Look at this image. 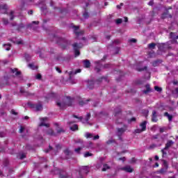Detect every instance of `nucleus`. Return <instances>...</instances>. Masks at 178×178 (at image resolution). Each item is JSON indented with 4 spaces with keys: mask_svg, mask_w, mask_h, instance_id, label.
I'll return each instance as SVG.
<instances>
[{
    "mask_svg": "<svg viewBox=\"0 0 178 178\" xmlns=\"http://www.w3.org/2000/svg\"><path fill=\"white\" fill-rule=\"evenodd\" d=\"M56 105L60 108V109H65V108L66 107L65 103H60L59 102H56Z\"/></svg>",
    "mask_w": 178,
    "mask_h": 178,
    "instance_id": "obj_19",
    "label": "nucleus"
},
{
    "mask_svg": "<svg viewBox=\"0 0 178 178\" xmlns=\"http://www.w3.org/2000/svg\"><path fill=\"white\" fill-rule=\"evenodd\" d=\"M90 118H91V113H88L86 117V122H88V120H90Z\"/></svg>",
    "mask_w": 178,
    "mask_h": 178,
    "instance_id": "obj_43",
    "label": "nucleus"
},
{
    "mask_svg": "<svg viewBox=\"0 0 178 178\" xmlns=\"http://www.w3.org/2000/svg\"><path fill=\"white\" fill-rule=\"evenodd\" d=\"M152 122H158V119H156V111H152Z\"/></svg>",
    "mask_w": 178,
    "mask_h": 178,
    "instance_id": "obj_17",
    "label": "nucleus"
},
{
    "mask_svg": "<svg viewBox=\"0 0 178 178\" xmlns=\"http://www.w3.org/2000/svg\"><path fill=\"white\" fill-rule=\"evenodd\" d=\"M170 38L172 40V44H177V40H178V35H176L175 33L171 32L170 33Z\"/></svg>",
    "mask_w": 178,
    "mask_h": 178,
    "instance_id": "obj_6",
    "label": "nucleus"
},
{
    "mask_svg": "<svg viewBox=\"0 0 178 178\" xmlns=\"http://www.w3.org/2000/svg\"><path fill=\"white\" fill-rule=\"evenodd\" d=\"M81 70L78 69L75 70V72H74V74H77V73H81Z\"/></svg>",
    "mask_w": 178,
    "mask_h": 178,
    "instance_id": "obj_59",
    "label": "nucleus"
},
{
    "mask_svg": "<svg viewBox=\"0 0 178 178\" xmlns=\"http://www.w3.org/2000/svg\"><path fill=\"white\" fill-rule=\"evenodd\" d=\"M140 127H141L142 131H145V130H147V121H143L140 123Z\"/></svg>",
    "mask_w": 178,
    "mask_h": 178,
    "instance_id": "obj_18",
    "label": "nucleus"
},
{
    "mask_svg": "<svg viewBox=\"0 0 178 178\" xmlns=\"http://www.w3.org/2000/svg\"><path fill=\"white\" fill-rule=\"evenodd\" d=\"M33 24H37V25H38V24H40V22H38V21H33V22H32V24H29L28 25V29H32V28H33Z\"/></svg>",
    "mask_w": 178,
    "mask_h": 178,
    "instance_id": "obj_29",
    "label": "nucleus"
},
{
    "mask_svg": "<svg viewBox=\"0 0 178 178\" xmlns=\"http://www.w3.org/2000/svg\"><path fill=\"white\" fill-rule=\"evenodd\" d=\"M82 170H84V173H86V175H88V172H90V170H88V167H83L82 168Z\"/></svg>",
    "mask_w": 178,
    "mask_h": 178,
    "instance_id": "obj_38",
    "label": "nucleus"
},
{
    "mask_svg": "<svg viewBox=\"0 0 178 178\" xmlns=\"http://www.w3.org/2000/svg\"><path fill=\"white\" fill-rule=\"evenodd\" d=\"M11 73H15V76H20L22 74V72L17 71V68L11 69Z\"/></svg>",
    "mask_w": 178,
    "mask_h": 178,
    "instance_id": "obj_20",
    "label": "nucleus"
},
{
    "mask_svg": "<svg viewBox=\"0 0 178 178\" xmlns=\"http://www.w3.org/2000/svg\"><path fill=\"white\" fill-rule=\"evenodd\" d=\"M24 131V127H21L19 131V133H23Z\"/></svg>",
    "mask_w": 178,
    "mask_h": 178,
    "instance_id": "obj_58",
    "label": "nucleus"
},
{
    "mask_svg": "<svg viewBox=\"0 0 178 178\" xmlns=\"http://www.w3.org/2000/svg\"><path fill=\"white\" fill-rule=\"evenodd\" d=\"M158 138H159V134H157L156 135H154L152 137V140H158Z\"/></svg>",
    "mask_w": 178,
    "mask_h": 178,
    "instance_id": "obj_45",
    "label": "nucleus"
},
{
    "mask_svg": "<svg viewBox=\"0 0 178 178\" xmlns=\"http://www.w3.org/2000/svg\"><path fill=\"white\" fill-rule=\"evenodd\" d=\"M143 131H143V129H136L135 130V133H136V134L143 133Z\"/></svg>",
    "mask_w": 178,
    "mask_h": 178,
    "instance_id": "obj_52",
    "label": "nucleus"
},
{
    "mask_svg": "<svg viewBox=\"0 0 178 178\" xmlns=\"http://www.w3.org/2000/svg\"><path fill=\"white\" fill-rule=\"evenodd\" d=\"M154 148H156V144H152L149 145L148 147V149H154Z\"/></svg>",
    "mask_w": 178,
    "mask_h": 178,
    "instance_id": "obj_47",
    "label": "nucleus"
},
{
    "mask_svg": "<svg viewBox=\"0 0 178 178\" xmlns=\"http://www.w3.org/2000/svg\"><path fill=\"white\" fill-rule=\"evenodd\" d=\"M25 95H26V97H33V96L35 95V94L34 93H31L30 92H26Z\"/></svg>",
    "mask_w": 178,
    "mask_h": 178,
    "instance_id": "obj_41",
    "label": "nucleus"
},
{
    "mask_svg": "<svg viewBox=\"0 0 178 178\" xmlns=\"http://www.w3.org/2000/svg\"><path fill=\"white\" fill-rule=\"evenodd\" d=\"M154 90L158 92H162V88H160L159 86H154Z\"/></svg>",
    "mask_w": 178,
    "mask_h": 178,
    "instance_id": "obj_39",
    "label": "nucleus"
},
{
    "mask_svg": "<svg viewBox=\"0 0 178 178\" xmlns=\"http://www.w3.org/2000/svg\"><path fill=\"white\" fill-rule=\"evenodd\" d=\"M145 87L146 90L143 91L144 94H148V92H151V91H152V89H151V86L149 84H146Z\"/></svg>",
    "mask_w": 178,
    "mask_h": 178,
    "instance_id": "obj_15",
    "label": "nucleus"
},
{
    "mask_svg": "<svg viewBox=\"0 0 178 178\" xmlns=\"http://www.w3.org/2000/svg\"><path fill=\"white\" fill-rule=\"evenodd\" d=\"M130 42H137V40L135 38H132L130 40Z\"/></svg>",
    "mask_w": 178,
    "mask_h": 178,
    "instance_id": "obj_64",
    "label": "nucleus"
},
{
    "mask_svg": "<svg viewBox=\"0 0 178 178\" xmlns=\"http://www.w3.org/2000/svg\"><path fill=\"white\" fill-rule=\"evenodd\" d=\"M148 5H149V6H152L154 5V1H153V0L150 1L148 3Z\"/></svg>",
    "mask_w": 178,
    "mask_h": 178,
    "instance_id": "obj_62",
    "label": "nucleus"
},
{
    "mask_svg": "<svg viewBox=\"0 0 178 178\" xmlns=\"http://www.w3.org/2000/svg\"><path fill=\"white\" fill-rule=\"evenodd\" d=\"M88 156H92V154L90 153V152H86L84 154V158H88Z\"/></svg>",
    "mask_w": 178,
    "mask_h": 178,
    "instance_id": "obj_37",
    "label": "nucleus"
},
{
    "mask_svg": "<svg viewBox=\"0 0 178 178\" xmlns=\"http://www.w3.org/2000/svg\"><path fill=\"white\" fill-rule=\"evenodd\" d=\"M48 98H56V94L51 92L50 94H49Z\"/></svg>",
    "mask_w": 178,
    "mask_h": 178,
    "instance_id": "obj_33",
    "label": "nucleus"
},
{
    "mask_svg": "<svg viewBox=\"0 0 178 178\" xmlns=\"http://www.w3.org/2000/svg\"><path fill=\"white\" fill-rule=\"evenodd\" d=\"M162 60L161 59H157L154 61H153L152 63V66H154V67H156V66H159V65H161V63H162Z\"/></svg>",
    "mask_w": 178,
    "mask_h": 178,
    "instance_id": "obj_14",
    "label": "nucleus"
},
{
    "mask_svg": "<svg viewBox=\"0 0 178 178\" xmlns=\"http://www.w3.org/2000/svg\"><path fill=\"white\" fill-rule=\"evenodd\" d=\"M28 105L31 108L35 109V111L37 112H38V111H42V104H33L29 103Z\"/></svg>",
    "mask_w": 178,
    "mask_h": 178,
    "instance_id": "obj_5",
    "label": "nucleus"
},
{
    "mask_svg": "<svg viewBox=\"0 0 178 178\" xmlns=\"http://www.w3.org/2000/svg\"><path fill=\"white\" fill-rule=\"evenodd\" d=\"M122 22H123V20H122V19H120V18L117 19L115 20L116 24H122Z\"/></svg>",
    "mask_w": 178,
    "mask_h": 178,
    "instance_id": "obj_44",
    "label": "nucleus"
},
{
    "mask_svg": "<svg viewBox=\"0 0 178 178\" xmlns=\"http://www.w3.org/2000/svg\"><path fill=\"white\" fill-rule=\"evenodd\" d=\"M52 38L54 41H56L57 44L60 45L63 49H67V47L71 44L70 40H67L66 38L58 37L56 35H53Z\"/></svg>",
    "mask_w": 178,
    "mask_h": 178,
    "instance_id": "obj_1",
    "label": "nucleus"
},
{
    "mask_svg": "<svg viewBox=\"0 0 178 178\" xmlns=\"http://www.w3.org/2000/svg\"><path fill=\"white\" fill-rule=\"evenodd\" d=\"M8 165H9V161L8 160H5L3 161V165L4 166H8Z\"/></svg>",
    "mask_w": 178,
    "mask_h": 178,
    "instance_id": "obj_57",
    "label": "nucleus"
},
{
    "mask_svg": "<svg viewBox=\"0 0 178 178\" xmlns=\"http://www.w3.org/2000/svg\"><path fill=\"white\" fill-rule=\"evenodd\" d=\"M56 131H57V134H60V133H65L64 129H63L62 128L57 129Z\"/></svg>",
    "mask_w": 178,
    "mask_h": 178,
    "instance_id": "obj_46",
    "label": "nucleus"
},
{
    "mask_svg": "<svg viewBox=\"0 0 178 178\" xmlns=\"http://www.w3.org/2000/svg\"><path fill=\"white\" fill-rule=\"evenodd\" d=\"M144 70H147V66H145L143 68H140L138 70V72H144Z\"/></svg>",
    "mask_w": 178,
    "mask_h": 178,
    "instance_id": "obj_54",
    "label": "nucleus"
},
{
    "mask_svg": "<svg viewBox=\"0 0 178 178\" xmlns=\"http://www.w3.org/2000/svg\"><path fill=\"white\" fill-rule=\"evenodd\" d=\"M95 70L97 72V73H99L101 72V68L99 67H95Z\"/></svg>",
    "mask_w": 178,
    "mask_h": 178,
    "instance_id": "obj_55",
    "label": "nucleus"
},
{
    "mask_svg": "<svg viewBox=\"0 0 178 178\" xmlns=\"http://www.w3.org/2000/svg\"><path fill=\"white\" fill-rule=\"evenodd\" d=\"M54 9L55 10H58L59 13H66L67 12V10L66 8H60L59 7H54Z\"/></svg>",
    "mask_w": 178,
    "mask_h": 178,
    "instance_id": "obj_16",
    "label": "nucleus"
},
{
    "mask_svg": "<svg viewBox=\"0 0 178 178\" xmlns=\"http://www.w3.org/2000/svg\"><path fill=\"white\" fill-rule=\"evenodd\" d=\"M22 29H24V24H20L18 26L17 30L18 31H21Z\"/></svg>",
    "mask_w": 178,
    "mask_h": 178,
    "instance_id": "obj_36",
    "label": "nucleus"
},
{
    "mask_svg": "<svg viewBox=\"0 0 178 178\" xmlns=\"http://www.w3.org/2000/svg\"><path fill=\"white\" fill-rule=\"evenodd\" d=\"M114 112H115L114 116H119V115L122 113V109L120 108H117L115 109Z\"/></svg>",
    "mask_w": 178,
    "mask_h": 178,
    "instance_id": "obj_21",
    "label": "nucleus"
},
{
    "mask_svg": "<svg viewBox=\"0 0 178 178\" xmlns=\"http://www.w3.org/2000/svg\"><path fill=\"white\" fill-rule=\"evenodd\" d=\"M83 17H84V19H87L88 17H90V15H88V12L85 11V13L83 15Z\"/></svg>",
    "mask_w": 178,
    "mask_h": 178,
    "instance_id": "obj_42",
    "label": "nucleus"
},
{
    "mask_svg": "<svg viewBox=\"0 0 178 178\" xmlns=\"http://www.w3.org/2000/svg\"><path fill=\"white\" fill-rule=\"evenodd\" d=\"M121 170H124V172H127V173H133L134 169L130 167V165L123 167L121 168Z\"/></svg>",
    "mask_w": 178,
    "mask_h": 178,
    "instance_id": "obj_9",
    "label": "nucleus"
},
{
    "mask_svg": "<svg viewBox=\"0 0 178 178\" xmlns=\"http://www.w3.org/2000/svg\"><path fill=\"white\" fill-rule=\"evenodd\" d=\"M163 168H161L158 173L159 175H165L168 172V169H169V164L168 163V161L166 160H163Z\"/></svg>",
    "mask_w": 178,
    "mask_h": 178,
    "instance_id": "obj_3",
    "label": "nucleus"
},
{
    "mask_svg": "<svg viewBox=\"0 0 178 178\" xmlns=\"http://www.w3.org/2000/svg\"><path fill=\"white\" fill-rule=\"evenodd\" d=\"M46 134H47V136H54V137H56V134L54 131V129L51 128L46 131Z\"/></svg>",
    "mask_w": 178,
    "mask_h": 178,
    "instance_id": "obj_11",
    "label": "nucleus"
},
{
    "mask_svg": "<svg viewBox=\"0 0 178 178\" xmlns=\"http://www.w3.org/2000/svg\"><path fill=\"white\" fill-rule=\"evenodd\" d=\"M29 67H30L31 69H32V70H35V69H38V67H37L36 66H35L34 64H33V63L29 64Z\"/></svg>",
    "mask_w": 178,
    "mask_h": 178,
    "instance_id": "obj_31",
    "label": "nucleus"
},
{
    "mask_svg": "<svg viewBox=\"0 0 178 178\" xmlns=\"http://www.w3.org/2000/svg\"><path fill=\"white\" fill-rule=\"evenodd\" d=\"M42 78V76L41 75V74H38L35 76L36 80H41Z\"/></svg>",
    "mask_w": 178,
    "mask_h": 178,
    "instance_id": "obj_50",
    "label": "nucleus"
},
{
    "mask_svg": "<svg viewBox=\"0 0 178 178\" xmlns=\"http://www.w3.org/2000/svg\"><path fill=\"white\" fill-rule=\"evenodd\" d=\"M63 152L65 155H66V156H69V155L72 154V152L70 151V149H69V148H66L65 149H64Z\"/></svg>",
    "mask_w": 178,
    "mask_h": 178,
    "instance_id": "obj_27",
    "label": "nucleus"
},
{
    "mask_svg": "<svg viewBox=\"0 0 178 178\" xmlns=\"http://www.w3.org/2000/svg\"><path fill=\"white\" fill-rule=\"evenodd\" d=\"M99 135H96L93 137V140H99Z\"/></svg>",
    "mask_w": 178,
    "mask_h": 178,
    "instance_id": "obj_63",
    "label": "nucleus"
},
{
    "mask_svg": "<svg viewBox=\"0 0 178 178\" xmlns=\"http://www.w3.org/2000/svg\"><path fill=\"white\" fill-rule=\"evenodd\" d=\"M56 72H58V73H62V70H60V68L56 67Z\"/></svg>",
    "mask_w": 178,
    "mask_h": 178,
    "instance_id": "obj_61",
    "label": "nucleus"
},
{
    "mask_svg": "<svg viewBox=\"0 0 178 178\" xmlns=\"http://www.w3.org/2000/svg\"><path fill=\"white\" fill-rule=\"evenodd\" d=\"M119 51H120V48L116 47L115 48V55H118V54H119Z\"/></svg>",
    "mask_w": 178,
    "mask_h": 178,
    "instance_id": "obj_60",
    "label": "nucleus"
},
{
    "mask_svg": "<svg viewBox=\"0 0 178 178\" xmlns=\"http://www.w3.org/2000/svg\"><path fill=\"white\" fill-rule=\"evenodd\" d=\"M83 46V43L74 42V44H72V47L75 56H80V49H81Z\"/></svg>",
    "mask_w": 178,
    "mask_h": 178,
    "instance_id": "obj_2",
    "label": "nucleus"
},
{
    "mask_svg": "<svg viewBox=\"0 0 178 178\" xmlns=\"http://www.w3.org/2000/svg\"><path fill=\"white\" fill-rule=\"evenodd\" d=\"M72 29H74V33L76 37H80V35H83L84 34V31H77L80 29L79 26H73Z\"/></svg>",
    "mask_w": 178,
    "mask_h": 178,
    "instance_id": "obj_4",
    "label": "nucleus"
},
{
    "mask_svg": "<svg viewBox=\"0 0 178 178\" xmlns=\"http://www.w3.org/2000/svg\"><path fill=\"white\" fill-rule=\"evenodd\" d=\"M83 63V66L84 67H86V69H90V67H91V63L90 62L89 60H84Z\"/></svg>",
    "mask_w": 178,
    "mask_h": 178,
    "instance_id": "obj_12",
    "label": "nucleus"
},
{
    "mask_svg": "<svg viewBox=\"0 0 178 178\" xmlns=\"http://www.w3.org/2000/svg\"><path fill=\"white\" fill-rule=\"evenodd\" d=\"M155 47H156V43L152 42L148 44L149 49H155Z\"/></svg>",
    "mask_w": 178,
    "mask_h": 178,
    "instance_id": "obj_26",
    "label": "nucleus"
},
{
    "mask_svg": "<svg viewBox=\"0 0 178 178\" xmlns=\"http://www.w3.org/2000/svg\"><path fill=\"white\" fill-rule=\"evenodd\" d=\"M90 101H91V99H88L85 101L81 99L79 102V104L80 105V106H84V105H87V104H88V102H90Z\"/></svg>",
    "mask_w": 178,
    "mask_h": 178,
    "instance_id": "obj_13",
    "label": "nucleus"
},
{
    "mask_svg": "<svg viewBox=\"0 0 178 178\" xmlns=\"http://www.w3.org/2000/svg\"><path fill=\"white\" fill-rule=\"evenodd\" d=\"M113 143H116V140H115V139H110V140L106 141V144L108 145H109L111 144H113Z\"/></svg>",
    "mask_w": 178,
    "mask_h": 178,
    "instance_id": "obj_32",
    "label": "nucleus"
},
{
    "mask_svg": "<svg viewBox=\"0 0 178 178\" xmlns=\"http://www.w3.org/2000/svg\"><path fill=\"white\" fill-rule=\"evenodd\" d=\"M88 88L90 90H92V88H94V81H90L88 82Z\"/></svg>",
    "mask_w": 178,
    "mask_h": 178,
    "instance_id": "obj_28",
    "label": "nucleus"
},
{
    "mask_svg": "<svg viewBox=\"0 0 178 178\" xmlns=\"http://www.w3.org/2000/svg\"><path fill=\"white\" fill-rule=\"evenodd\" d=\"M81 149H83V148H81V147H78V148H76V149H74V151H75V152H76V154H80V151H81Z\"/></svg>",
    "mask_w": 178,
    "mask_h": 178,
    "instance_id": "obj_48",
    "label": "nucleus"
},
{
    "mask_svg": "<svg viewBox=\"0 0 178 178\" xmlns=\"http://www.w3.org/2000/svg\"><path fill=\"white\" fill-rule=\"evenodd\" d=\"M47 120H48V118H47V117L42 118L41 119V122L39 124V126L40 127H42V126H44L45 127H49V124L45 123V122H47Z\"/></svg>",
    "mask_w": 178,
    "mask_h": 178,
    "instance_id": "obj_7",
    "label": "nucleus"
},
{
    "mask_svg": "<svg viewBox=\"0 0 178 178\" xmlns=\"http://www.w3.org/2000/svg\"><path fill=\"white\" fill-rule=\"evenodd\" d=\"M70 129L72 131H76V130H79V125L74 124L72 127H70Z\"/></svg>",
    "mask_w": 178,
    "mask_h": 178,
    "instance_id": "obj_24",
    "label": "nucleus"
},
{
    "mask_svg": "<svg viewBox=\"0 0 178 178\" xmlns=\"http://www.w3.org/2000/svg\"><path fill=\"white\" fill-rule=\"evenodd\" d=\"M167 17H172V15L169 14V9L166 10V12L161 15V19H165Z\"/></svg>",
    "mask_w": 178,
    "mask_h": 178,
    "instance_id": "obj_10",
    "label": "nucleus"
},
{
    "mask_svg": "<svg viewBox=\"0 0 178 178\" xmlns=\"http://www.w3.org/2000/svg\"><path fill=\"white\" fill-rule=\"evenodd\" d=\"M72 116H73V118H74L75 119H79V120H82V119H83V117H79V116H77V115H73Z\"/></svg>",
    "mask_w": 178,
    "mask_h": 178,
    "instance_id": "obj_53",
    "label": "nucleus"
},
{
    "mask_svg": "<svg viewBox=\"0 0 178 178\" xmlns=\"http://www.w3.org/2000/svg\"><path fill=\"white\" fill-rule=\"evenodd\" d=\"M26 158V154H22L19 156V159H24Z\"/></svg>",
    "mask_w": 178,
    "mask_h": 178,
    "instance_id": "obj_56",
    "label": "nucleus"
},
{
    "mask_svg": "<svg viewBox=\"0 0 178 178\" xmlns=\"http://www.w3.org/2000/svg\"><path fill=\"white\" fill-rule=\"evenodd\" d=\"M0 9L5 10V13H6V10H8V5L6 4L0 5Z\"/></svg>",
    "mask_w": 178,
    "mask_h": 178,
    "instance_id": "obj_30",
    "label": "nucleus"
},
{
    "mask_svg": "<svg viewBox=\"0 0 178 178\" xmlns=\"http://www.w3.org/2000/svg\"><path fill=\"white\" fill-rule=\"evenodd\" d=\"M24 58L26 60V62H29L30 59H31V57L30 56L29 54H25Z\"/></svg>",
    "mask_w": 178,
    "mask_h": 178,
    "instance_id": "obj_34",
    "label": "nucleus"
},
{
    "mask_svg": "<svg viewBox=\"0 0 178 178\" xmlns=\"http://www.w3.org/2000/svg\"><path fill=\"white\" fill-rule=\"evenodd\" d=\"M15 12L11 11L10 13V20H13L15 19Z\"/></svg>",
    "mask_w": 178,
    "mask_h": 178,
    "instance_id": "obj_35",
    "label": "nucleus"
},
{
    "mask_svg": "<svg viewBox=\"0 0 178 178\" xmlns=\"http://www.w3.org/2000/svg\"><path fill=\"white\" fill-rule=\"evenodd\" d=\"M85 137L86 138H92V134L86 133V135H85Z\"/></svg>",
    "mask_w": 178,
    "mask_h": 178,
    "instance_id": "obj_40",
    "label": "nucleus"
},
{
    "mask_svg": "<svg viewBox=\"0 0 178 178\" xmlns=\"http://www.w3.org/2000/svg\"><path fill=\"white\" fill-rule=\"evenodd\" d=\"M166 130V127H161L159 128V132L160 133H164V131H165Z\"/></svg>",
    "mask_w": 178,
    "mask_h": 178,
    "instance_id": "obj_51",
    "label": "nucleus"
},
{
    "mask_svg": "<svg viewBox=\"0 0 178 178\" xmlns=\"http://www.w3.org/2000/svg\"><path fill=\"white\" fill-rule=\"evenodd\" d=\"M117 131L118 133V136H122V134L126 131V129H124V128H118Z\"/></svg>",
    "mask_w": 178,
    "mask_h": 178,
    "instance_id": "obj_22",
    "label": "nucleus"
},
{
    "mask_svg": "<svg viewBox=\"0 0 178 178\" xmlns=\"http://www.w3.org/2000/svg\"><path fill=\"white\" fill-rule=\"evenodd\" d=\"M173 144H175V142H173V140H168L167 141V143H165V146L164 147V149H169V148H170V147H172V145H173Z\"/></svg>",
    "mask_w": 178,
    "mask_h": 178,
    "instance_id": "obj_8",
    "label": "nucleus"
},
{
    "mask_svg": "<svg viewBox=\"0 0 178 178\" xmlns=\"http://www.w3.org/2000/svg\"><path fill=\"white\" fill-rule=\"evenodd\" d=\"M108 169H111V166L108 165V164H104L103 168L102 169V172H106Z\"/></svg>",
    "mask_w": 178,
    "mask_h": 178,
    "instance_id": "obj_25",
    "label": "nucleus"
},
{
    "mask_svg": "<svg viewBox=\"0 0 178 178\" xmlns=\"http://www.w3.org/2000/svg\"><path fill=\"white\" fill-rule=\"evenodd\" d=\"M164 116H166V118H168L169 122H172V120H173V115H170V113L168 112L164 113Z\"/></svg>",
    "mask_w": 178,
    "mask_h": 178,
    "instance_id": "obj_23",
    "label": "nucleus"
},
{
    "mask_svg": "<svg viewBox=\"0 0 178 178\" xmlns=\"http://www.w3.org/2000/svg\"><path fill=\"white\" fill-rule=\"evenodd\" d=\"M3 24H9V20L6 18H3Z\"/></svg>",
    "mask_w": 178,
    "mask_h": 178,
    "instance_id": "obj_49",
    "label": "nucleus"
}]
</instances>
